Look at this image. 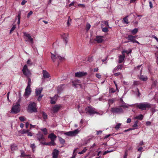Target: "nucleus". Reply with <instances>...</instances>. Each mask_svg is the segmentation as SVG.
<instances>
[{"label": "nucleus", "instance_id": "de8ad7c7", "mask_svg": "<svg viewBox=\"0 0 158 158\" xmlns=\"http://www.w3.org/2000/svg\"><path fill=\"white\" fill-rule=\"evenodd\" d=\"M16 28L15 25H14L11 27V29L10 30V33L11 34V32L15 29Z\"/></svg>", "mask_w": 158, "mask_h": 158}, {"label": "nucleus", "instance_id": "2f4dec72", "mask_svg": "<svg viewBox=\"0 0 158 158\" xmlns=\"http://www.w3.org/2000/svg\"><path fill=\"white\" fill-rule=\"evenodd\" d=\"M123 67V65L122 64H120V65L117 66L115 69L116 70L118 71L119 69H121Z\"/></svg>", "mask_w": 158, "mask_h": 158}, {"label": "nucleus", "instance_id": "412c9836", "mask_svg": "<svg viewBox=\"0 0 158 158\" xmlns=\"http://www.w3.org/2000/svg\"><path fill=\"white\" fill-rule=\"evenodd\" d=\"M125 58V55L124 54H123L122 55H120L119 56L118 59V63H122L124 60Z\"/></svg>", "mask_w": 158, "mask_h": 158}, {"label": "nucleus", "instance_id": "c85d7f7f", "mask_svg": "<svg viewBox=\"0 0 158 158\" xmlns=\"http://www.w3.org/2000/svg\"><path fill=\"white\" fill-rule=\"evenodd\" d=\"M128 17V16H127L123 18V23H126V24H128L129 23L128 22V19H127V18Z\"/></svg>", "mask_w": 158, "mask_h": 158}, {"label": "nucleus", "instance_id": "423d86ee", "mask_svg": "<svg viewBox=\"0 0 158 158\" xmlns=\"http://www.w3.org/2000/svg\"><path fill=\"white\" fill-rule=\"evenodd\" d=\"M87 74V73L84 72H79L75 73V75L76 77H83L86 76Z\"/></svg>", "mask_w": 158, "mask_h": 158}, {"label": "nucleus", "instance_id": "e433bc0d", "mask_svg": "<svg viewBox=\"0 0 158 158\" xmlns=\"http://www.w3.org/2000/svg\"><path fill=\"white\" fill-rule=\"evenodd\" d=\"M31 148H32V151L34 152L35 151V149L36 148V146L34 143L31 144L30 145Z\"/></svg>", "mask_w": 158, "mask_h": 158}, {"label": "nucleus", "instance_id": "680f3d73", "mask_svg": "<svg viewBox=\"0 0 158 158\" xmlns=\"http://www.w3.org/2000/svg\"><path fill=\"white\" fill-rule=\"evenodd\" d=\"M151 124V123L149 121H147L146 123V124L147 126H150Z\"/></svg>", "mask_w": 158, "mask_h": 158}, {"label": "nucleus", "instance_id": "ea45409f", "mask_svg": "<svg viewBox=\"0 0 158 158\" xmlns=\"http://www.w3.org/2000/svg\"><path fill=\"white\" fill-rule=\"evenodd\" d=\"M103 23L105 24V25L106 27H108L109 28H110V27L109 26L108 21H104L103 22Z\"/></svg>", "mask_w": 158, "mask_h": 158}, {"label": "nucleus", "instance_id": "ddd939ff", "mask_svg": "<svg viewBox=\"0 0 158 158\" xmlns=\"http://www.w3.org/2000/svg\"><path fill=\"white\" fill-rule=\"evenodd\" d=\"M135 36H134L132 35H128L127 37L126 38L127 40H130L131 42L134 43V42L135 40Z\"/></svg>", "mask_w": 158, "mask_h": 158}, {"label": "nucleus", "instance_id": "39448f33", "mask_svg": "<svg viewBox=\"0 0 158 158\" xmlns=\"http://www.w3.org/2000/svg\"><path fill=\"white\" fill-rule=\"evenodd\" d=\"M20 104H17V105L15 104L13 105L12 107L10 113H14L15 114H17L19 112L20 110Z\"/></svg>", "mask_w": 158, "mask_h": 158}, {"label": "nucleus", "instance_id": "a211bd4d", "mask_svg": "<svg viewBox=\"0 0 158 158\" xmlns=\"http://www.w3.org/2000/svg\"><path fill=\"white\" fill-rule=\"evenodd\" d=\"M62 37L63 39V40L65 44H66L68 42V35L65 34H64L62 35Z\"/></svg>", "mask_w": 158, "mask_h": 158}, {"label": "nucleus", "instance_id": "bb28decb", "mask_svg": "<svg viewBox=\"0 0 158 158\" xmlns=\"http://www.w3.org/2000/svg\"><path fill=\"white\" fill-rule=\"evenodd\" d=\"M143 118V114H140V115L136 116L135 117V119H138L140 120H142Z\"/></svg>", "mask_w": 158, "mask_h": 158}, {"label": "nucleus", "instance_id": "c9c22d12", "mask_svg": "<svg viewBox=\"0 0 158 158\" xmlns=\"http://www.w3.org/2000/svg\"><path fill=\"white\" fill-rule=\"evenodd\" d=\"M28 82L27 83V87L31 88V79L30 78H28Z\"/></svg>", "mask_w": 158, "mask_h": 158}, {"label": "nucleus", "instance_id": "603ef678", "mask_svg": "<svg viewBox=\"0 0 158 158\" xmlns=\"http://www.w3.org/2000/svg\"><path fill=\"white\" fill-rule=\"evenodd\" d=\"M115 92V90H114V89L112 88H110L109 93H114Z\"/></svg>", "mask_w": 158, "mask_h": 158}, {"label": "nucleus", "instance_id": "8fccbe9b", "mask_svg": "<svg viewBox=\"0 0 158 158\" xmlns=\"http://www.w3.org/2000/svg\"><path fill=\"white\" fill-rule=\"evenodd\" d=\"M155 106L154 108H152L151 109V111L152 113V114H154L156 111H157L155 108Z\"/></svg>", "mask_w": 158, "mask_h": 158}, {"label": "nucleus", "instance_id": "7c9ffc66", "mask_svg": "<svg viewBox=\"0 0 158 158\" xmlns=\"http://www.w3.org/2000/svg\"><path fill=\"white\" fill-rule=\"evenodd\" d=\"M40 130L44 133V134L45 135H46L48 134L47 129L46 128H41L40 129Z\"/></svg>", "mask_w": 158, "mask_h": 158}, {"label": "nucleus", "instance_id": "6e6552de", "mask_svg": "<svg viewBox=\"0 0 158 158\" xmlns=\"http://www.w3.org/2000/svg\"><path fill=\"white\" fill-rule=\"evenodd\" d=\"M24 36L27 38L28 40H26V41H30L32 44L34 43L33 38L31 37L30 34H28L26 32H24Z\"/></svg>", "mask_w": 158, "mask_h": 158}, {"label": "nucleus", "instance_id": "2eb2a0df", "mask_svg": "<svg viewBox=\"0 0 158 158\" xmlns=\"http://www.w3.org/2000/svg\"><path fill=\"white\" fill-rule=\"evenodd\" d=\"M48 138L49 139H50L51 140L55 141L57 138V136L53 133H51L48 136Z\"/></svg>", "mask_w": 158, "mask_h": 158}, {"label": "nucleus", "instance_id": "a19ab883", "mask_svg": "<svg viewBox=\"0 0 158 158\" xmlns=\"http://www.w3.org/2000/svg\"><path fill=\"white\" fill-rule=\"evenodd\" d=\"M87 149L86 148H84L83 150L81 152H79L78 154H82L86 152L87 150Z\"/></svg>", "mask_w": 158, "mask_h": 158}, {"label": "nucleus", "instance_id": "c03bdc74", "mask_svg": "<svg viewBox=\"0 0 158 158\" xmlns=\"http://www.w3.org/2000/svg\"><path fill=\"white\" fill-rule=\"evenodd\" d=\"M90 27H91L90 25L88 23L86 25V30L87 31H88L90 28Z\"/></svg>", "mask_w": 158, "mask_h": 158}, {"label": "nucleus", "instance_id": "e2e57ef3", "mask_svg": "<svg viewBox=\"0 0 158 158\" xmlns=\"http://www.w3.org/2000/svg\"><path fill=\"white\" fill-rule=\"evenodd\" d=\"M134 130V129H132V128H130L128 129L125 130L124 131V132H127L129 131H130Z\"/></svg>", "mask_w": 158, "mask_h": 158}, {"label": "nucleus", "instance_id": "69168bd1", "mask_svg": "<svg viewBox=\"0 0 158 158\" xmlns=\"http://www.w3.org/2000/svg\"><path fill=\"white\" fill-rule=\"evenodd\" d=\"M102 133V131H97V135H99V134H101Z\"/></svg>", "mask_w": 158, "mask_h": 158}, {"label": "nucleus", "instance_id": "79ce46f5", "mask_svg": "<svg viewBox=\"0 0 158 158\" xmlns=\"http://www.w3.org/2000/svg\"><path fill=\"white\" fill-rule=\"evenodd\" d=\"M50 146H55L56 145L54 140H51V142H50Z\"/></svg>", "mask_w": 158, "mask_h": 158}, {"label": "nucleus", "instance_id": "473e14b6", "mask_svg": "<svg viewBox=\"0 0 158 158\" xmlns=\"http://www.w3.org/2000/svg\"><path fill=\"white\" fill-rule=\"evenodd\" d=\"M152 80L153 81L152 84V87H155L157 85V81L156 80H153L152 79Z\"/></svg>", "mask_w": 158, "mask_h": 158}, {"label": "nucleus", "instance_id": "bf43d9fd", "mask_svg": "<svg viewBox=\"0 0 158 158\" xmlns=\"http://www.w3.org/2000/svg\"><path fill=\"white\" fill-rule=\"evenodd\" d=\"M27 2V1L25 0H23L22 1V2H21V4L22 5H24Z\"/></svg>", "mask_w": 158, "mask_h": 158}, {"label": "nucleus", "instance_id": "c756f323", "mask_svg": "<svg viewBox=\"0 0 158 158\" xmlns=\"http://www.w3.org/2000/svg\"><path fill=\"white\" fill-rule=\"evenodd\" d=\"M20 16H21V11H19L18 12V21L17 23L18 25H19L20 24V18H21Z\"/></svg>", "mask_w": 158, "mask_h": 158}, {"label": "nucleus", "instance_id": "4be33fe9", "mask_svg": "<svg viewBox=\"0 0 158 158\" xmlns=\"http://www.w3.org/2000/svg\"><path fill=\"white\" fill-rule=\"evenodd\" d=\"M43 90V88L36 89H35V95L36 96H38L40 95L41 93Z\"/></svg>", "mask_w": 158, "mask_h": 158}, {"label": "nucleus", "instance_id": "3c124183", "mask_svg": "<svg viewBox=\"0 0 158 158\" xmlns=\"http://www.w3.org/2000/svg\"><path fill=\"white\" fill-rule=\"evenodd\" d=\"M19 120L21 122L24 121L25 120V117L24 116H21L19 118Z\"/></svg>", "mask_w": 158, "mask_h": 158}, {"label": "nucleus", "instance_id": "5701e85b", "mask_svg": "<svg viewBox=\"0 0 158 158\" xmlns=\"http://www.w3.org/2000/svg\"><path fill=\"white\" fill-rule=\"evenodd\" d=\"M139 123V121L138 120H136L134 122V124L132 126L133 127L132 129H134V130L135 129H136L138 128V124Z\"/></svg>", "mask_w": 158, "mask_h": 158}, {"label": "nucleus", "instance_id": "72a5a7b5", "mask_svg": "<svg viewBox=\"0 0 158 158\" xmlns=\"http://www.w3.org/2000/svg\"><path fill=\"white\" fill-rule=\"evenodd\" d=\"M42 117L45 120L47 119L48 118V115L47 114L44 112L43 111L42 112Z\"/></svg>", "mask_w": 158, "mask_h": 158}, {"label": "nucleus", "instance_id": "f3484780", "mask_svg": "<svg viewBox=\"0 0 158 158\" xmlns=\"http://www.w3.org/2000/svg\"><path fill=\"white\" fill-rule=\"evenodd\" d=\"M37 139L39 141H40L41 140L44 141L45 140V138L43 134H37Z\"/></svg>", "mask_w": 158, "mask_h": 158}, {"label": "nucleus", "instance_id": "1a4fd4ad", "mask_svg": "<svg viewBox=\"0 0 158 158\" xmlns=\"http://www.w3.org/2000/svg\"><path fill=\"white\" fill-rule=\"evenodd\" d=\"M61 107L60 105H56L53 108L52 111L54 113H56L59 110Z\"/></svg>", "mask_w": 158, "mask_h": 158}, {"label": "nucleus", "instance_id": "f8f14e48", "mask_svg": "<svg viewBox=\"0 0 158 158\" xmlns=\"http://www.w3.org/2000/svg\"><path fill=\"white\" fill-rule=\"evenodd\" d=\"M55 54H54L52 53L51 52V58L53 62H56V59H57V56L58 54L56 53V52H55Z\"/></svg>", "mask_w": 158, "mask_h": 158}, {"label": "nucleus", "instance_id": "5fc2aeb1", "mask_svg": "<svg viewBox=\"0 0 158 158\" xmlns=\"http://www.w3.org/2000/svg\"><path fill=\"white\" fill-rule=\"evenodd\" d=\"M43 96V95H40L37 98V100L39 101H40L42 97Z\"/></svg>", "mask_w": 158, "mask_h": 158}, {"label": "nucleus", "instance_id": "6ab92c4d", "mask_svg": "<svg viewBox=\"0 0 158 158\" xmlns=\"http://www.w3.org/2000/svg\"><path fill=\"white\" fill-rule=\"evenodd\" d=\"M31 88L26 87L25 89V92L24 96H28L31 93Z\"/></svg>", "mask_w": 158, "mask_h": 158}, {"label": "nucleus", "instance_id": "f257e3e1", "mask_svg": "<svg viewBox=\"0 0 158 158\" xmlns=\"http://www.w3.org/2000/svg\"><path fill=\"white\" fill-rule=\"evenodd\" d=\"M152 105L148 102H141L129 105L131 107H136L141 110H146L147 108H151Z\"/></svg>", "mask_w": 158, "mask_h": 158}, {"label": "nucleus", "instance_id": "49530a36", "mask_svg": "<svg viewBox=\"0 0 158 158\" xmlns=\"http://www.w3.org/2000/svg\"><path fill=\"white\" fill-rule=\"evenodd\" d=\"M121 123H118L116 125L115 127V128L117 130L121 126Z\"/></svg>", "mask_w": 158, "mask_h": 158}, {"label": "nucleus", "instance_id": "0eeeda50", "mask_svg": "<svg viewBox=\"0 0 158 158\" xmlns=\"http://www.w3.org/2000/svg\"><path fill=\"white\" fill-rule=\"evenodd\" d=\"M22 71L23 74L26 76H29L30 74V72L27 69V66L25 65L24 66Z\"/></svg>", "mask_w": 158, "mask_h": 158}, {"label": "nucleus", "instance_id": "20e7f679", "mask_svg": "<svg viewBox=\"0 0 158 158\" xmlns=\"http://www.w3.org/2000/svg\"><path fill=\"white\" fill-rule=\"evenodd\" d=\"M111 111L113 113L120 114L124 112V110L121 107H112Z\"/></svg>", "mask_w": 158, "mask_h": 158}, {"label": "nucleus", "instance_id": "774afa93", "mask_svg": "<svg viewBox=\"0 0 158 158\" xmlns=\"http://www.w3.org/2000/svg\"><path fill=\"white\" fill-rule=\"evenodd\" d=\"M149 6L150 8H152L153 7V5L152 2L151 1L149 2Z\"/></svg>", "mask_w": 158, "mask_h": 158}, {"label": "nucleus", "instance_id": "b1692460", "mask_svg": "<svg viewBox=\"0 0 158 158\" xmlns=\"http://www.w3.org/2000/svg\"><path fill=\"white\" fill-rule=\"evenodd\" d=\"M139 79L143 81H145L147 80L148 77L147 76L144 77L143 75H142L140 76Z\"/></svg>", "mask_w": 158, "mask_h": 158}, {"label": "nucleus", "instance_id": "a878e982", "mask_svg": "<svg viewBox=\"0 0 158 158\" xmlns=\"http://www.w3.org/2000/svg\"><path fill=\"white\" fill-rule=\"evenodd\" d=\"M60 143L62 144H64L65 143V141L64 139H63L61 137H58Z\"/></svg>", "mask_w": 158, "mask_h": 158}, {"label": "nucleus", "instance_id": "7ed1b4c3", "mask_svg": "<svg viewBox=\"0 0 158 158\" xmlns=\"http://www.w3.org/2000/svg\"><path fill=\"white\" fill-rule=\"evenodd\" d=\"M85 111L86 114L90 116H93L94 114L100 115V113L96 111V109L91 106H88L85 108Z\"/></svg>", "mask_w": 158, "mask_h": 158}, {"label": "nucleus", "instance_id": "6e6d98bb", "mask_svg": "<svg viewBox=\"0 0 158 158\" xmlns=\"http://www.w3.org/2000/svg\"><path fill=\"white\" fill-rule=\"evenodd\" d=\"M113 150H111V151H105L103 153V155H105L107 153L111 152H113Z\"/></svg>", "mask_w": 158, "mask_h": 158}, {"label": "nucleus", "instance_id": "0e129e2a", "mask_svg": "<svg viewBox=\"0 0 158 158\" xmlns=\"http://www.w3.org/2000/svg\"><path fill=\"white\" fill-rule=\"evenodd\" d=\"M96 77L98 79H100L101 78V75L98 73H97L96 74Z\"/></svg>", "mask_w": 158, "mask_h": 158}, {"label": "nucleus", "instance_id": "4d7b16f0", "mask_svg": "<svg viewBox=\"0 0 158 158\" xmlns=\"http://www.w3.org/2000/svg\"><path fill=\"white\" fill-rule=\"evenodd\" d=\"M33 13V12L31 11H30L29 13L27 14V17L29 18L30 16Z\"/></svg>", "mask_w": 158, "mask_h": 158}, {"label": "nucleus", "instance_id": "4468645a", "mask_svg": "<svg viewBox=\"0 0 158 158\" xmlns=\"http://www.w3.org/2000/svg\"><path fill=\"white\" fill-rule=\"evenodd\" d=\"M80 81L78 80H75L72 81L73 85L75 88L77 87V85H79L81 87V84H80Z\"/></svg>", "mask_w": 158, "mask_h": 158}, {"label": "nucleus", "instance_id": "f704fd0d", "mask_svg": "<svg viewBox=\"0 0 158 158\" xmlns=\"http://www.w3.org/2000/svg\"><path fill=\"white\" fill-rule=\"evenodd\" d=\"M138 31V29L137 28H135L131 31V32L133 35H134Z\"/></svg>", "mask_w": 158, "mask_h": 158}, {"label": "nucleus", "instance_id": "13d9d810", "mask_svg": "<svg viewBox=\"0 0 158 158\" xmlns=\"http://www.w3.org/2000/svg\"><path fill=\"white\" fill-rule=\"evenodd\" d=\"M19 132L22 134H24L26 133V130L25 129H23L22 131H19Z\"/></svg>", "mask_w": 158, "mask_h": 158}, {"label": "nucleus", "instance_id": "58836bf2", "mask_svg": "<svg viewBox=\"0 0 158 158\" xmlns=\"http://www.w3.org/2000/svg\"><path fill=\"white\" fill-rule=\"evenodd\" d=\"M71 131L66 132L64 133V134L68 136H72Z\"/></svg>", "mask_w": 158, "mask_h": 158}, {"label": "nucleus", "instance_id": "393cba45", "mask_svg": "<svg viewBox=\"0 0 158 158\" xmlns=\"http://www.w3.org/2000/svg\"><path fill=\"white\" fill-rule=\"evenodd\" d=\"M10 148L12 151L16 150L18 149L17 146L15 144L11 145L10 146Z\"/></svg>", "mask_w": 158, "mask_h": 158}, {"label": "nucleus", "instance_id": "aec40b11", "mask_svg": "<svg viewBox=\"0 0 158 158\" xmlns=\"http://www.w3.org/2000/svg\"><path fill=\"white\" fill-rule=\"evenodd\" d=\"M43 77L44 78H47L50 77V75L48 73L46 70H43Z\"/></svg>", "mask_w": 158, "mask_h": 158}, {"label": "nucleus", "instance_id": "338daca9", "mask_svg": "<svg viewBox=\"0 0 158 158\" xmlns=\"http://www.w3.org/2000/svg\"><path fill=\"white\" fill-rule=\"evenodd\" d=\"M143 149V148L142 147H140L138 149L137 151L138 152H142V150Z\"/></svg>", "mask_w": 158, "mask_h": 158}, {"label": "nucleus", "instance_id": "864d4df0", "mask_svg": "<svg viewBox=\"0 0 158 158\" xmlns=\"http://www.w3.org/2000/svg\"><path fill=\"white\" fill-rule=\"evenodd\" d=\"M40 143L41 144H44V145H48V146H50V142H48V143H46V142H40Z\"/></svg>", "mask_w": 158, "mask_h": 158}, {"label": "nucleus", "instance_id": "052dcab7", "mask_svg": "<svg viewBox=\"0 0 158 158\" xmlns=\"http://www.w3.org/2000/svg\"><path fill=\"white\" fill-rule=\"evenodd\" d=\"M120 74H121V73L120 72L114 74V76L115 77L118 76Z\"/></svg>", "mask_w": 158, "mask_h": 158}, {"label": "nucleus", "instance_id": "4c0bfd02", "mask_svg": "<svg viewBox=\"0 0 158 158\" xmlns=\"http://www.w3.org/2000/svg\"><path fill=\"white\" fill-rule=\"evenodd\" d=\"M57 59H58V62L59 63V60L60 61H61L64 59V57H62L58 55L57 56Z\"/></svg>", "mask_w": 158, "mask_h": 158}, {"label": "nucleus", "instance_id": "9b49d317", "mask_svg": "<svg viewBox=\"0 0 158 158\" xmlns=\"http://www.w3.org/2000/svg\"><path fill=\"white\" fill-rule=\"evenodd\" d=\"M103 37V36L97 35L96 36L94 40L97 42L98 43H102L103 41V39H102Z\"/></svg>", "mask_w": 158, "mask_h": 158}, {"label": "nucleus", "instance_id": "f03ea898", "mask_svg": "<svg viewBox=\"0 0 158 158\" xmlns=\"http://www.w3.org/2000/svg\"><path fill=\"white\" fill-rule=\"evenodd\" d=\"M27 111L31 113L37 112L36 103L33 102H30L27 108Z\"/></svg>", "mask_w": 158, "mask_h": 158}, {"label": "nucleus", "instance_id": "9d476101", "mask_svg": "<svg viewBox=\"0 0 158 158\" xmlns=\"http://www.w3.org/2000/svg\"><path fill=\"white\" fill-rule=\"evenodd\" d=\"M59 153V151L58 150L56 149H54L52 153V158H58Z\"/></svg>", "mask_w": 158, "mask_h": 158}, {"label": "nucleus", "instance_id": "cd10ccee", "mask_svg": "<svg viewBox=\"0 0 158 158\" xmlns=\"http://www.w3.org/2000/svg\"><path fill=\"white\" fill-rule=\"evenodd\" d=\"M79 131L78 129H77L74 131H71L72 136L76 135L78 133Z\"/></svg>", "mask_w": 158, "mask_h": 158}, {"label": "nucleus", "instance_id": "a18cd8bd", "mask_svg": "<svg viewBox=\"0 0 158 158\" xmlns=\"http://www.w3.org/2000/svg\"><path fill=\"white\" fill-rule=\"evenodd\" d=\"M127 152L128 151L127 150H126L125 151L124 154L123 156V158H127L128 155Z\"/></svg>", "mask_w": 158, "mask_h": 158}, {"label": "nucleus", "instance_id": "dca6fc26", "mask_svg": "<svg viewBox=\"0 0 158 158\" xmlns=\"http://www.w3.org/2000/svg\"><path fill=\"white\" fill-rule=\"evenodd\" d=\"M65 85L62 84L58 86L57 89V92L58 94H60L64 89V86Z\"/></svg>", "mask_w": 158, "mask_h": 158}, {"label": "nucleus", "instance_id": "09e8293b", "mask_svg": "<svg viewBox=\"0 0 158 158\" xmlns=\"http://www.w3.org/2000/svg\"><path fill=\"white\" fill-rule=\"evenodd\" d=\"M71 19L70 18V16H69L68 17V19L67 22V24L68 26H69L70 25V23H69V22H70L71 21Z\"/></svg>", "mask_w": 158, "mask_h": 158}, {"label": "nucleus", "instance_id": "37998d69", "mask_svg": "<svg viewBox=\"0 0 158 158\" xmlns=\"http://www.w3.org/2000/svg\"><path fill=\"white\" fill-rule=\"evenodd\" d=\"M102 31L104 32H107L108 31V30L107 27H102Z\"/></svg>", "mask_w": 158, "mask_h": 158}]
</instances>
